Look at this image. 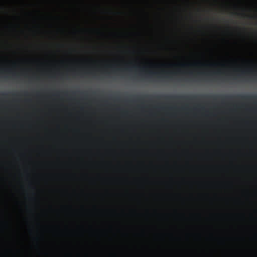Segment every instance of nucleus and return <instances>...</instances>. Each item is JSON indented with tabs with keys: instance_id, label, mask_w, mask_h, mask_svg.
Here are the masks:
<instances>
[{
	"instance_id": "1",
	"label": "nucleus",
	"mask_w": 257,
	"mask_h": 257,
	"mask_svg": "<svg viewBox=\"0 0 257 257\" xmlns=\"http://www.w3.org/2000/svg\"><path fill=\"white\" fill-rule=\"evenodd\" d=\"M0 16H86V15H0Z\"/></svg>"
},
{
	"instance_id": "2",
	"label": "nucleus",
	"mask_w": 257,
	"mask_h": 257,
	"mask_svg": "<svg viewBox=\"0 0 257 257\" xmlns=\"http://www.w3.org/2000/svg\"><path fill=\"white\" fill-rule=\"evenodd\" d=\"M13 2L22 5H23L25 4V1L24 0H14L13 1Z\"/></svg>"
},
{
	"instance_id": "3",
	"label": "nucleus",
	"mask_w": 257,
	"mask_h": 257,
	"mask_svg": "<svg viewBox=\"0 0 257 257\" xmlns=\"http://www.w3.org/2000/svg\"><path fill=\"white\" fill-rule=\"evenodd\" d=\"M10 1V0H0V6L4 5L6 2Z\"/></svg>"
}]
</instances>
